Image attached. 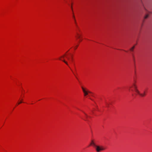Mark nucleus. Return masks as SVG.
<instances>
[{
    "label": "nucleus",
    "mask_w": 152,
    "mask_h": 152,
    "mask_svg": "<svg viewBox=\"0 0 152 152\" xmlns=\"http://www.w3.org/2000/svg\"><path fill=\"white\" fill-rule=\"evenodd\" d=\"M148 16H149L147 14V15H146L144 17V18L145 19H146L148 17Z\"/></svg>",
    "instance_id": "f8f14e48"
},
{
    "label": "nucleus",
    "mask_w": 152,
    "mask_h": 152,
    "mask_svg": "<svg viewBox=\"0 0 152 152\" xmlns=\"http://www.w3.org/2000/svg\"><path fill=\"white\" fill-rule=\"evenodd\" d=\"M145 95V91H144L143 93V94H140V96L141 97H144Z\"/></svg>",
    "instance_id": "0eeeda50"
},
{
    "label": "nucleus",
    "mask_w": 152,
    "mask_h": 152,
    "mask_svg": "<svg viewBox=\"0 0 152 152\" xmlns=\"http://www.w3.org/2000/svg\"><path fill=\"white\" fill-rule=\"evenodd\" d=\"M106 105L107 107H108V106L109 105V104L107 102H106Z\"/></svg>",
    "instance_id": "4468645a"
},
{
    "label": "nucleus",
    "mask_w": 152,
    "mask_h": 152,
    "mask_svg": "<svg viewBox=\"0 0 152 152\" xmlns=\"http://www.w3.org/2000/svg\"><path fill=\"white\" fill-rule=\"evenodd\" d=\"M134 48H135V46H134L133 47H132V48H131L130 49V51H131L132 52H133V50H134Z\"/></svg>",
    "instance_id": "9d476101"
},
{
    "label": "nucleus",
    "mask_w": 152,
    "mask_h": 152,
    "mask_svg": "<svg viewBox=\"0 0 152 152\" xmlns=\"http://www.w3.org/2000/svg\"><path fill=\"white\" fill-rule=\"evenodd\" d=\"M65 55H64L63 56H61L59 58V59L61 60H62L61 59V58H64V56H65ZM62 61L64 63H65L67 65H68V64L66 61L65 60H62Z\"/></svg>",
    "instance_id": "39448f33"
},
{
    "label": "nucleus",
    "mask_w": 152,
    "mask_h": 152,
    "mask_svg": "<svg viewBox=\"0 0 152 152\" xmlns=\"http://www.w3.org/2000/svg\"><path fill=\"white\" fill-rule=\"evenodd\" d=\"M90 145L93 146L94 147L96 145L95 143L94 142V140H91V142L90 143Z\"/></svg>",
    "instance_id": "20e7f679"
},
{
    "label": "nucleus",
    "mask_w": 152,
    "mask_h": 152,
    "mask_svg": "<svg viewBox=\"0 0 152 152\" xmlns=\"http://www.w3.org/2000/svg\"><path fill=\"white\" fill-rule=\"evenodd\" d=\"M94 147H95V149L97 152H99L101 151L104 150L105 149L103 146H100L97 145H96Z\"/></svg>",
    "instance_id": "f257e3e1"
},
{
    "label": "nucleus",
    "mask_w": 152,
    "mask_h": 152,
    "mask_svg": "<svg viewBox=\"0 0 152 152\" xmlns=\"http://www.w3.org/2000/svg\"><path fill=\"white\" fill-rule=\"evenodd\" d=\"M78 46V45H77L75 47V49H76L77 48V47Z\"/></svg>",
    "instance_id": "f3484780"
},
{
    "label": "nucleus",
    "mask_w": 152,
    "mask_h": 152,
    "mask_svg": "<svg viewBox=\"0 0 152 152\" xmlns=\"http://www.w3.org/2000/svg\"><path fill=\"white\" fill-rule=\"evenodd\" d=\"M133 87L135 91V90H136V89H137L136 85L134 83H133L132 86H130L129 87V91L131 90L133 91V90H131V88Z\"/></svg>",
    "instance_id": "7ed1b4c3"
},
{
    "label": "nucleus",
    "mask_w": 152,
    "mask_h": 152,
    "mask_svg": "<svg viewBox=\"0 0 152 152\" xmlns=\"http://www.w3.org/2000/svg\"><path fill=\"white\" fill-rule=\"evenodd\" d=\"M77 38L78 39H80L81 38V35L78 32H77Z\"/></svg>",
    "instance_id": "6e6552de"
},
{
    "label": "nucleus",
    "mask_w": 152,
    "mask_h": 152,
    "mask_svg": "<svg viewBox=\"0 0 152 152\" xmlns=\"http://www.w3.org/2000/svg\"><path fill=\"white\" fill-rule=\"evenodd\" d=\"M71 8H72V6H71Z\"/></svg>",
    "instance_id": "aec40b11"
},
{
    "label": "nucleus",
    "mask_w": 152,
    "mask_h": 152,
    "mask_svg": "<svg viewBox=\"0 0 152 152\" xmlns=\"http://www.w3.org/2000/svg\"><path fill=\"white\" fill-rule=\"evenodd\" d=\"M135 92L137 94L140 96L141 93H140L138 89H136V90H135Z\"/></svg>",
    "instance_id": "1a4fd4ad"
},
{
    "label": "nucleus",
    "mask_w": 152,
    "mask_h": 152,
    "mask_svg": "<svg viewBox=\"0 0 152 152\" xmlns=\"http://www.w3.org/2000/svg\"><path fill=\"white\" fill-rule=\"evenodd\" d=\"M76 27L77 28V31H78L80 32V28H79L77 26H76Z\"/></svg>",
    "instance_id": "9b49d317"
},
{
    "label": "nucleus",
    "mask_w": 152,
    "mask_h": 152,
    "mask_svg": "<svg viewBox=\"0 0 152 152\" xmlns=\"http://www.w3.org/2000/svg\"><path fill=\"white\" fill-rule=\"evenodd\" d=\"M83 113L85 114V119H84V120L86 121H88L87 120V118H90V117L88 116L86 113H85V112H83Z\"/></svg>",
    "instance_id": "423d86ee"
},
{
    "label": "nucleus",
    "mask_w": 152,
    "mask_h": 152,
    "mask_svg": "<svg viewBox=\"0 0 152 152\" xmlns=\"http://www.w3.org/2000/svg\"><path fill=\"white\" fill-rule=\"evenodd\" d=\"M84 93V96H86L88 94V93H91V92L90 91L86 90L83 87H81Z\"/></svg>",
    "instance_id": "f03ea898"
},
{
    "label": "nucleus",
    "mask_w": 152,
    "mask_h": 152,
    "mask_svg": "<svg viewBox=\"0 0 152 152\" xmlns=\"http://www.w3.org/2000/svg\"><path fill=\"white\" fill-rule=\"evenodd\" d=\"M71 62L73 60V58L72 56H71V58L70 59Z\"/></svg>",
    "instance_id": "dca6fc26"
},
{
    "label": "nucleus",
    "mask_w": 152,
    "mask_h": 152,
    "mask_svg": "<svg viewBox=\"0 0 152 152\" xmlns=\"http://www.w3.org/2000/svg\"><path fill=\"white\" fill-rule=\"evenodd\" d=\"M22 102H22V101H21L20 102H19L18 103V104H20V103H22Z\"/></svg>",
    "instance_id": "2eb2a0df"
},
{
    "label": "nucleus",
    "mask_w": 152,
    "mask_h": 152,
    "mask_svg": "<svg viewBox=\"0 0 152 152\" xmlns=\"http://www.w3.org/2000/svg\"><path fill=\"white\" fill-rule=\"evenodd\" d=\"M67 60H69L70 62H71L70 58L69 57H67Z\"/></svg>",
    "instance_id": "ddd939ff"
},
{
    "label": "nucleus",
    "mask_w": 152,
    "mask_h": 152,
    "mask_svg": "<svg viewBox=\"0 0 152 152\" xmlns=\"http://www.w3.org/2000/svg\"><path fill=\"white\" fill-rule=\"evenodd\" d=\"M23 100V99H22L21 100V101H22Z\"/></svg>",
    "instance_id": "412c9836"
},
{
    "label": "nucleus",
    "mask_w": 152,
    "mask_h": 152,
    "mask_svg": "<svg viewBox=\"0 0 152 152\" xmlns=\"http://www.w3.org/2000/svg\"><path fill=\"white\" fill-rule=\"evenodd\" d=\"M80 39V40H79V42H81L82 41V40L80 39Z\"/></svg>",
    "instance_id": "a211bd4d"
},
{
    "label": "nucleus",
    "mask_w": 152,
    "mask_h": 152,
    "mask_svg": "<svg viewBox=\"0 0 152 152\" xmlns=\"http://www.w3.org/2000/svg\"><path fill=\"white\" fill-rule=\"evenodd\" d=\"M132 55L133 57H134V55H133L132 53Z\"/></svg>",
    "instance_id": "6ab92c4d"
}]
</instances>
